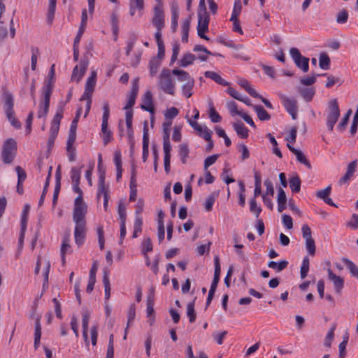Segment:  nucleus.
I'll use <instances>...</instances> for the list:
<instances>
[{"label":"nucleus","mask_w":358,"mask_h":358,"mask_svg":"<svg viewBox=\"0 0 358 358\" xmlns=\"http://www.w3.org/2000/svg\"><path fill=\"white\" fill-rule=\"evenodd\" d=\"M87 211L77 209L73 210V221L75 223L74 238L76 243L80 246L83 244L87 232L86 215Z\"/></svg>","instance_id":"obj_1"},{"label":"nucleus","mask_w":358,"mask_h":358,"mask_svg":"<svg viewBox=\"0 0 358 358\" xmlns=\"http://www.w3.org/2000/svg\"><path fill=\"white\" fill-rule=\"evenodd\" d=\"M3 108L6 115L10 122V124L16 129L21 128V123L15 117V112L13 110L14 106V98L11 92L7 89H3Z\"/></svg>","instance_id":"obj_2"},{"label":"nucleus","mask_w":358,"mask_h":358,"mask_svg":"<svg viewBox=\"0 0 358 358\" xmlns=\"http://www.w3.org/2000/svg\"><path fill=\"white\" fill-rule=\"evenodd\" d=\"M172 71L164 68L159 76L158 87L165 94L169 95L175 94V83L172 78Z\"/></svg>","instance_id":"obj_3"},{"label":"nucleus","mask_w":358,"mask_h":358,"mask_svg":"<svg viewBox=\"0 0 358 358\" xmlns=\"http://www.w3.org/2000/svg\"><path fill=\"white\" fill-rule=\"evenodd\" d=\"M17 153V143L13 138L6 139L2 146L1 159L5 164H11Z\"/></svg>","instance_id":"obj_4"},{"label":"nucleus","mask_w":358,"mask_h":358,"mask_svg":"<svg viewBox=\"0 0 358 358\" xmlns=\"http://www.w3.org/2000/svg\"><path fill=\"white\" fill-rule=\"evenodd\" d=\"M64 107L60 106L57 110V113L55 115L51 122V127L50 129V136L48 141V148L50 149L53 147L55 140L58 134L60 122L63 117Z\"/></svg>","instance_id":"obj_5"},{"label":"nucleus","mask_w":358,"mask_h":358,"mask_svg":"<svg viewBox=\"0 0 358 358\" xmlns=\"http://www.w3.org/2000/svg\"><path fill=\"white\" fill-rule=\"evenodd\" d=\"M340 117V109L336 99L331 100L328 103L327 115V126L329 131H332L334 127Z\"/></svg>","instance_id":"obj_6"},{"label":"nucleus","mask_w":358,"mask_h":358,"mask_svg":"<svg viewBox=\"0 0 358 358\" xmlns=\"http://www.w3.org/2000/svg\"><path fill=\"white\" fill-rule=\"evenodd\" d=\"M152 22L157 29H163L165 26L162 1H157V4L154 7V15Z\"/></svg>","instance_id":"obj_7"},{"label":"nucleus","mask_w":358,"mask_h":358,"mask_svg":"<svg viewBox=\"0 0 358 358\" xmlns=\"http://www.w3.org/2000/svg\"><path fill=\"white\" fill-rule=\"evenodd\" d=\"M289 54L294 61L295 64L303 72H307L309 69V59L303 57L299 50L296 48H292L289 50Z\"/></svg>","instance_id":"obj_8"},{"label":"nucleus","mask_w":358,"mask_h":358,"mask_svg":"<svg viewBox=\"0 0 358 358\" xmlns=\"http://www.w3.org/2000/svg\"><path fill=\"white\" fill-rule=\"evenodd\" d=\"M209 21L208 13L198 14L197 34L200 38L206 41L209 40V38L205 34L208 31Z\"/></svg>","instance_id":"obj_9"},{"label":"nucleus","mask_w":358,"mask_h":358,"mask_svg":"<svg viewBox=\"0 0 358 358\" xmlns=\"http://www.w3.org/2000/svg\"><path fill=\"white\" fill-rule=\"evenodd\" d=\"M281 99L286 110L292 116L293 120H296L297 117L298 112L296 99L293 97L286 96L285 95L281 96Z\"/></svg>","instance_id":"obj_10"},{"label":"nucleus","mask_w":358,"mask_h":358,"mask_svg":"<svg viewBox=\"0 0 358 358\" xmlns=\"http://www.w3.org/2000/svg\"><path fill=\"white\" fill-rule=\"evenodd\" d=\"M88 64L87 59H82L79 65H76L73 68L71 79L76 80L78 83L85 75Z\"/></svg>","instance_id":"obj_11"},{"label":"nucleus","mask_w":358,"mask_h":358,"mask_svg":"<svg viewBox=\"0 0 358 358\" xmlns=\"http://www.w3.org/2000/svg\"><path fill=\"white\" fill-rule=\"evenodd\" d=\"M80 183H73V191L78 194V196L75 199L74 201V208L73 210H76L77 209L83 210V211H87V206L83 201V191L79 187Z\"/></svg>","instance_id":"obj_12"},{"label":"nucleus","mask_w":358,"mask_h":358,"mask_svg":"<svg viewBox=\"0 0 358 358\" xmlns=\"http://www.w3.org/2000/svg\"><path fill=\"white\" fill-rule=\"evenodd\" d=\"M357 166V160H354L352 162H350L347 167V171L345 173V175L340 178L338 180V185H342L343 184L347 183L351 178L354 176V173L356 171Z\"/></svg>","instance_id":"obj_13"},{"label":"nucleus","mask_w":358,"mask_h":358,"mask_svg":"<svg viewBox=\"0 0 358 358\" xmlns=\"http://www.w3.org/2000/svg\"><path fill=\"white\" fill-rule=\"evenodd\" d=\"M329 278L333 282L335 291L337 294H340L344 286V280L343 278L336 275L331 269L328 270Z\"/></svg>","instance_id":"obj_14"},{"label":"nucleus","mask_w":358,"mask_h":358,"mask_svg":"<svg viewBox=\"0 0 358 358\" xmlns=\"http://www.w3.org/2000/svg\"><path fill=\"white\" fill-rule=\"evenodd\" d=\"M141 108L144 110L150 112L153 114L155 108L152 101V95L150 91H147L143 98V103L141 106Z\"/></svg>","instance_id":"obj_15"},{"label":"nucleus","mask_w":358,"mask_h":358,"mask_svg":"<svg viewBox=\"0 0 358 358\" xmlns=\"http://www.w3.org/2000/svg\"><path fill=\"white\" fill-rule=\"evenodd\" d=\"M103 116H102V123H101V132L103 134H106L108 132H111L110 129L108 128V121L110 115V108L109 103L106 101L103 105Z\"/></svg>","instance_id":"obj_16"},{"label":"nucleus","mask_w":358,"mask_h":358,"mask_svg":"<svg viewBox=\"0 0 358 358\" xmlns=\"http://www.w3.org/2000/svg\"><path fill=\"white\" fill-rule=\"evenodd\" d=\"M129 14L134 16L136 12L141 16L144 9V0H129Z\"/></svg>","instance_id":"obj_17"},{"label":"nucleus","mask_w":358,"mask_h":358,"mask_svg":"<svg viewBox=\"0 0 358 358\" xmlns=\"http://www.w3.org/2000/svg\"><path fill=\"white\" fill-rule=\"evenodd\" d=\"M287 146L288 149L296 155V159L299 162L304 164L306 166L308 169H311V165L309 162V161L307 159L304 154L299 150L296 149L292 145H291L289 143L287 144Z\"/></svg>","instance_id":"obj_18"},{"label":"nucleus","mask_w":358,"mask_h":358,"mask_svg":"<svg viewBox=\"0 0 358 358\" xmlns=\"http://www.w3.org/2000/svg\"><path fill=\"white\" fill-rule=\"evenodd\" d=\"M172 73L178 76V80L183 83H189L194 82V80L190 76L189 73L180 69L172 70Z\"/></svg>","instance_id":"obj_19"},{"label":"nucleus","mask_w":358,"mask_h":358,"mask_svg":"<svg viewBox=\"0 0 358 358\" xmlns=\"http://www.w3.org/2000/svg\"><path fill=\"white\" fill-rule=\"evenodd\" d=\"M41 337V317H37L35 321V332H34V347L37 350L40 345V340Z\"/></svg>","instance_id":"obj_20"},{"label":"nucleus","mask_w":358,"mask_h":358,"mask_svg":"<svg viewBox=\"0 0 358 358\" xmlns=\"http://www.w3.org/2000/svg\"><path fill=\"white\" fill-rule=\"evenodd\" d=\"M233 127L239 137L242 138H247L248 137L249 130L245 127L242 122L238 121L234 122L233 124Z\"/></svg>","instance_id":"obj_21"},{"label":"nucleus","mask_w":358,"mask_h":358,"mask_svg":"<svg viewBox=\"0 0 358 358\" xmlns=\"http://www.w3.org/2000/svg\"><path fill=\"white\" fill-rule=\"evenodd\" d=\"M178 17L179 7L176 3H173L171 6V28L173 32L177 30Z\"/></svg>","instance_id":"obj_22"},{"label":"nucleus","mask_w":358,"mask_h":358,"mask_svg":"<svg viewBox=\"0 0 358 358\" xmlns=\"http://www.w3.org/2000/svg\"><path fill=\"white\" fill-rule=\"evenodd\" d=\"M204 76L206 78H210L222 86H228L229 85L228 82L225 81L220 75L216 72L208 71L204 73Z\"/></svg>","instance_id":"obj_23"},{"label":"nucleus","mask_w":358,"mask_h":358,"mask_svg":"<svg viewBox=\"0 0 358 358\" xmlns=\"http://www.w3.org/2000/svg\"><path fill=\"white\" fill-rule=\"evenodd\" d=\"M101 195L103 196V206H104L105 210H106L107 206H108L109 195H108V187L106 185V184L98 185L97 198L99 199Z\"/></svg>","instance_id":"obj_24"},{"label":"nucleus","mask_w":358,"mask_h":358,"mask_svg":"<svg viewBox=\"0 0 358 358\" xmlns=\"http://www.w3.org/2000/svg\"><path fill=\"white\" fill-rule=\"evenodd\" d=\"M252 108L256 112L258 118L261 121H266L270 120V115L267 113V111L262 106L255 105L252 106Z\"/></svg>","instance_id":"obj_25"},{"label":"nucleus","mask_w":358,"mask_h":358,"mask_svg":"<svg viewBox=\"0 0 358 358\" xmlns=\"http://www.w3.org/2000/svg\"><path fill=\"white\" fill-rule=\"evenodd\" d=\"M135 316H136V306L134 304H131L129 306V309L127 313V327L125 328V330H124V339H126V338H127L128 328H129V325L131 324H132V322H134V320L135 319Z\"/></svg>","instance_id":"obj_26"},{"label":"nucleus","mask_w":358,"mask_h":358,"mask_svg":"<svg viewBox=\"0 0 358 358\" xmlns=\"http://www.w3.org/2000/svg\"><path fill=\"white\" fill-rule=\"evenodd\" d=\"M289 187L293 192H299L301 190V179L298 175L292 176L289 180Z\"/></svg>","instance_id":"obj_27"},{"label":"nucleus","mask_w":358,"mask_h":358,"mask_svg":"<svg viewBox=\"0 0 358 358\" xmlns=\"http://www.w3.org/2000/svg\"><path fill=\"white\" fill-rule=\"evenodd\" d=\"M103 283L104 285L105 299L108 300L110 296V283L108 272L106 269L103 270Z\"/></svg>","instance_id":"obj_28"},{"label":"nucleus","mask_w":358,"mask_h":358,"mask_svg":"<svg viewBox=\"0 0 358 358\" xmlns=\"http://www.w3.org/2000/svg\"><path fill=\"white\" fill-rule=\"evenodd\" d=\"M342 262L349 269L351 275L358 278V266H357L351 260L348 259V258H343Z\"/></svg>","instance_id":"obj_29"},{"label":"nucleus","mask_w":358,"mask_h":358,"mask_svg":"<svg viewBox=\"0 0 358 358\" xmlns=\"http://www.w3.org/2000/svg\"><path fill=\"white\" fill-rule=\"evenodd\" d=\"M50 103L48 100H43L39 105V110L37 114L38 118L45 117L50 108Z\"/></svg>","instance_id":"obj_30"},{"label":"nucleus","mask_w":358,"mask_h":358,"mask_svg":"<svg viewBox=\"0 0 358 358\" xmlns=\"http://www.w3.org/2000/svg\"><path fill=\"white\" fill-rule=\"evenodd\" d=\"M288 265V262L286 260L280 261V262H275L274 261H270L268 264V266L271 268L275 270L277 272H280L285 269Z\"/></svg>","instance_id":"obj_31"},{"label":"nucleus","mask_w":358,"mask_h":358,"mask_svg":"<svg viewBox=\"0 0 358 358\" xmlns=\"http://www.w3.org/2000/svg\"><path fill=\"white\" fill-rule=\"evenodd\" d=\"M299 92L302 97L306 101H310L315 94V90L313 87H309V88H303L299 90Z\"/></svg>","instance_id":"obj_32"},{"label":"nucleus","mask_w":358,"mask_h":358,"mask_svg":"<svg viewBox=\"0 0 358 358\" xmlns=\"http://www.w3.org/2000/svg\"><path fill=\"white\" fill-rule=\"evenodd\" d=\"M319 66L322 69L327 70L330 66V58L326 53H321L319 57Z\"/></svg>","instance_id":"obj_33"},{"label":"nucleus","mask_w":358,"mask_h":358,"mask_svg":"<svg viewBox=\"0 0 358 358\" xmlns=\"http://www.w3.org/2000/svg\"><path fill=\"white\" fill-rule=\"evenodd\" d=\"M189 150L188 145L185 143L181 144L179 147V154L182 164L187 163V159L189 157Z\"/></svg>","instance_id":"obj_34"},{"label":"nucleus","mask_w":358,"mask_h":358,"mask_svg":"<svg viewBox=\"0 0 358 358\" xmlns=\"http://www.w3.org/2000/svg\"><path fill=\"white\" fill-rule=\"evenodd\" d=\"M238 84L240 85V86L244 88L247 91V92L252 97L259 96V94L257 93V92L250 87L248 80L245 79H241L238 81Z\"/></svg>","instance_id":"obj_35"},{"label":"nucleus","mask_w":358,"mask_h":358,"mask_svg":"<svg viewBox=\"0 0 358 358\" xmlns=\"http://www.w3.org/2000/svg\"><path fill=\"white\" fill-rule=\"evenodd\" d=\"M160 65H161V61L158 60V59H157L155 57L152 58L150 61V63H149L150 74L152 77H153L156 75Z\"/></svg>","instance_id":"obj_36"},{"label":"nucleus","mask_w":358,"mask_h":358,"mask_svg":"<svg viewBox=\"0 0 358 358\" xmlns=\"http://www.w3.org/2000/svg\"><path fill=\"white\" fill-rule=\"evenodd\" d=\"M213 131L210 129H204V133L203 135V138L208 141V144L206 146V151L210 152L213 150L214 147L213 141L211 138Z\"/></svg>","instance_id":"obj_37"},{"label":"nucleus","mask_w":358,"mask_h":358,"mask_svg":"<svg viewBox=\"0 0 358 358\" xmlns=\"http://www.w3.org/2000/svg\"><path fill=\"white\" fill-rule=\"evenodd\" d=\"M187 315L189 317L190 323L194 322L196 314L194 310V301L189 302L187 305Z\"/></svg>","instance_id":"obj_38"},{"label":"nucleus","mask_w":358,"mask_h":358,"mask_svg":"<svg viewBox=\"0 0 358 358\" xmlns=\"http://www.w3.org/2000/svg\"><path fill=\"white\" fill-rule=\"evenodd\" d=\"M53 83L50 80L47 82L43 87V100L50 101V96L52 92Z\"/></svg>","instance_id":"obj_39"},{"label":"nucleus","mask_w":358,"mask_h":358,"mask_svg":"<svg viewBox=\"0 0 358 358\" xmlns=\"http://www.w3.org/2000/svg\"><path fill=\"white\" fill-rule=\"evenodd\" d=\"M195 59L196 57L193 54L186 53L180 59V65L182 67H186L188 65L192 64Z\"/></svg>","instance_id":"obj_40"},{"label":"nucleus","mask_w":358,"mask_h":358,"mask_svg":"<svg viewBox=\"0 0 358 358\" xmlns=\"http://www.w3.org/2000/svg\"><path fill=\"white\" fill-rule=\"evenodd\" d=\"M351 115H352V110L349 109L347 111V113L345 114V115L343 117L341 121L338 123V124L337 126V129L340 131H343L345 129Z\"/></svg>","instance_id":"obj_41"},{"label":"nucleus","mask_w":358,"mask_h":358,"mask_svg":"<svg viewBox=\"0 0 358 358\" xmlns=\"http://www.w3.org/2000/svg\"><path fill=\"white\" fill-rule=\"evenodd\" d=\"M310 262L308 257H305L303 259L302 265L300 268V275L301 279H304L309 271Z\"/></svg>","instance_id":"obj_42"},{"label":"nucleus","mask_w":358,"mask_h":358,"mask_svg":"<svg viewBox=\"0 0 358 358\" xmlns=\"http://www.w3.org/2000/svg\"><path fill=\"white\" fill-rule=\"evenodd\" d=\"M152 250V244L151 239L149 237H146L143 239L142 242V252L145 255V257H148L147 252H151Z\"/></svg>","instance_id":"obj_43"},{"label":"nucleus","mask_w":358,"mask_h":358,"mask_svg":"<svg viewBox=\"0 0 358 358\" xmlns=\"http://www.w3.org/2000/svg\"><path fill=\"white\" fill-rule=\"evenodd\" d=\"M83 167V165L80 168L73 167L71 171V181L73 183H80V174H81V169Z\"/></svg>","instance_id":"obj_44"},{"label":"nucleus","mask_w":358,"mask_h":358,"mask_svg":"<svg viewBox=\"0 0 358 358\" xmlns=\"http://www.w3.org/2000/svg\"><path fill=\"white\" fill-rule=\"evenodd\" d=\"M215 263V271H214V277L213 282H219L220 275L221 272L220 264V258L218 256H215L214 258Z\"/></svg>","instance_id":"obj_45"},{"label":"nucleus","mask_w":358,"mask_h":358,"mask_svg":"<svg viewBox=\"0 0 358 358\" xmlns=\"http://www.w3.org/2000/svg\"><path fill=\"white\" fill-rule=\"evenodd\" d=\"M76 138V130L71 129L69 130L68 140L66 143V150L68 152L73 150L72 146L74 143Z\"/></svg>","instance_id":"obj_46"},{"label":"nucleus","mask_w":358,"mask_h":358,"mask_svg":"<svg viewBox=\"0 0 358 358\" xmlns=\"http://www.w3.org/2000/svg\"><path fill=\"white\" fill-rule=\"evenodd\" d=\"M250 211L252 213H254L255 216L258 218L261 212L262 208L260 206H257L256 199L255 198H252L250 200Z\"/></svg>","instance_id":"obj_47"},{"label":"nucleus","mask_w":358,"mask_h":358,"mask_svg":"<svg viewBox=\"0 0 358 358\" xmlns=\"http://www.w3.org/2000/svg\"><path fill=\"white\" fill-rule=\"evenodd\" d=\"M111 27L114 36H115V40L117 38L119 27H118V18L117 15L115 13H113L110 17Z\"/></svg>","instance_id":"obj_48"},{"label":"nucleus","mask_w":358,"mask_h":358,"mask_svg":"<svg viewBox=\"0 0 358 358\" xmlns=\"http://www.w3.org/2000/svg\"><path fill=\"white\" fill-rule=\"evenodd\" d=\"M266 136L273 146V153L275 155H276L278 157H279L280 158H282V155L281 151L280 150V149L278 147V142L275 140V137L270 133L267 134Z\"/></svg>","instance_id":"obj_49"},{"label":"nucleus","mask_w":358,"mask_h":358,"mask_svg":"<svg viewBox=\"0 0 358 358\" xmlns=\"http://www.w3.org/2000/svg\"><path fill=\"white\" fill-rule=\"evenodd\" d=\"M336 325L335 324H333L331 326V327L325 337L324 345L327 347H330L331 345V342H332L334 336V331L336 330Z\"/></svg>","instance_id":"obj_50"},{"label":"nucleus","mask_w":358,"mask_h":358,"mask_svg":"<svg viewBox=\"0 0 358 358\" xmlns=\"http://www.w3.org/2000/svg\"><path fill=\"white\" fill-rule=\"evenodd\" d=\"M194 85V82L189 83H183L182 85V91L183 94L187 97L189 98L192 95V88Z\"/></svg>","instance_id":"obj_51"},{"label":"nucleus","mask_w":358,"mask_h":358,"mask_svg":"<svg viewBox=\"0 0 358 358\" xmlns=\"http://www.w3.org/2000/svg\"><path fill=\"white\" fill-rule=\"evenodd\" d=\"M306 241V248L308 250V252L309 255L313 256L315 253V241L313 238H306L305 240Z\"/></svg>","instance_id":"obj_52"},{"label":"nucleus","mask_w":358,"mask_h":358,"mask_svg":"<svg viewBox=\"0 0 358 358\" xmlns=\"http://www.w3.org/2000/svg\"><path fill=\"white\" fill-rule=\"evenodd\" d=\"M348 12L343 9L338 12L336 15V22L338 24H344L348 21Z\"/></svg>","instance_id":"obj_53"},{"label":"nucleus","mask_w":358,"mask_h":358,"mask_svg":"<svg viewBox=\"0 0 358 358\" xmlns=\"http://www.w3.org/2000/svg\"><path fill=\"white\" fill-rule=\"evenodd\" d=\"M209 117L213 123L220 122L222 120L221 116L215 110V108L213 106L210 108Z\"/></svg>","instance_id":"obj_54"},{"label":"nucleus","mask_w":358,"mask_h":358,"mask_svg":"<svg viewBox=\"0 0 358 358\" xmlns=\"http://www.w3.org/2000/svg\"><path fill=\"white\" fill-rule=\"evenodd\" d=\"M331 185L327 186L323 189L318 190L316 193V196L319 199L324 200L331 194Z\"/></svg>","instance_id":"obj_55"},{"label":"nucleus","mask_w":358,"mask_h":358,"mask_svg":"<svg viewBox=\"0 0 358 358\" xmlns=\"http://www.w3.org/2000/svg\"><path fill=\"white\" fill-rule=\"evenodd\" d=\"M320 76H327V81L325 83V87L328 88L331 87L334 84L340 81L338 78H335L334 76L328 75L327 73H322Z\"/></svg>","instance_id":"obj_56"},{"label":"nucleus","mask_w":358,"mask_h":358,"mask_svg":"<svg viewBox=\"0 0 358 358\" xmlns=\"http://www.w3.org/2000/svg\"><path fill=\"white\" fill-rule=\"evenodd\" d=\"M31 70L34 71L36 68V64H37V59L38 57L37 55L38 54V49L35 48H31Z\"/></svg>","instance_id":"obj_57"},{"label":"nucleus","mask_w":358,"mask_h":358,"mask_svg":"<svg viewBox=\"0 0 358 358\" xmlns=\"http://www.w3.org/2000/svg\"><path fill=\"white\" fill-rule=\"evenodd\" d=\"M15 171L17 174V182H23L27 178V173L20 166L15 167Z\"/></svg>","instance_id":"obj_58"},{"label":"nucleus","mask_w":358,"mask_h":358,"mask_svg":"<svg viewBox=\"0 0 358 358\" xmlns=\"http://www.w3.org/2000/svg\"><path fill=\"white\" fill-rule=\"evenodd\" d=\"M69 241H70V235L65 236L63 239L62 247H61V255L66 254L67 252V251L69 250V248H70Z\"/></svg>","instance_id":"obj_59"},{"label":"nucleus","mask_w":358,"mask_h":358,"mask_svg":"<svg viewBox=\"0 0 358 358\" xmlns=\"http://www.w3.org/2000/svg\"><path fill=\"white\" fill-rule=\"evenodd\" d=\"M264 185L266 187V192L264 194H266V196L269 195L273 196L274 194L273 182L269 179H266L264 181Z\"/></svg>","instance_id":"obj_60"},{"label":"nucleus","mask_w":358,"mask_h":358,"mask_svg":"<svg viewBox=\"0 0 358 358\" xmlns=\"http://www.w3.org/2000/svg\"><path fill=\"white\" fill-rule=\"evenodd\" d=\"M171 124V121H166L163 123V139L169 138Z\"/></svg>","instance_id":"obj_61"},{"label":"nucleus","mask_w":358,"mask_h":358,"mask_svg":"<svg viewBox=\"0 0 358 358\" xmlns=\"http://www.w3.org/2000/svg\"><path fill=\"white\" fill-rule=\"evenodd\" d=\"M215 196L214 194H210L205 201V209L206 211H210L212 210L213 205L215 202Z\"/></svg>","instance_id":"obj_62"},{"label":"nucleus","mask_w":358,"mask_h":358,"mask_svg":"<svg viewBox=\"0 0 358 358\" xmlns=\"http://www.w3.org/2000/svg\"><path fill=\"white\" fill-rule=\"evenodd\" d=\"M241 8H242V7H241V1H240V0H238L234 3V9H233V13H232L231 18H232L233 20H235L236 18H238V16L241 13Z\"/></svg>","instance_id":"obj_63"},{"label":"nucleus","mask_w":358,"mask_h":358,"mask_svg":"<svg viewBox=\"0 0 358 358\" xmlns=\"http://www.w3.org/2000/svg\"><path fill=\"white\" fill-rule=\"evenodd\" d=\"M218 157V155L208 156L204 161V169L206 171L210 166L213 165L216 162Z\"/></svg>","instance_id":"obj_64"}]
</instances>
